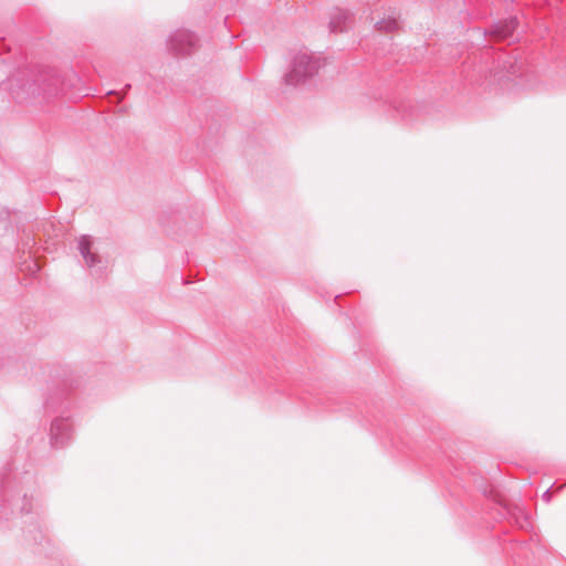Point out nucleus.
I'll return each mask as SVG.
<instances>
[{
  "label": "nucleus",
  "mask_w": 566,
  "mask_h": 566,
  "mask_svg": "<svg viewBox=\"0 0 566 566\" xmlns=\"http://www.w3.org/2000/svg\"><path fill=\"white\" fill-rule=\"evenodd\" d=\"M319 67L321 61L318 57L307 51L298 52L292 60L291 69L285 75V81L289 85H298L313 77Z\"/></svg>",
  "instance_id": "1"
},
{
  "label": "nucleus",
  "mask_w": 566,
  "mask_h": 566,
  "mask_svg": "<svg viewBox=\"0 0 566 566\" xmlns=\"http://www.w3.org/2000/svg\"><path fill=\"white\" fill-rule=\"evenodd\" d=\"M197 36L188 30H177L168 39V48L176 54H188L197 44Z\"/></svg>",
  "instance_id": "2"
},
{
  "label": "nucleus",
  "mask_w": 566,
  "mask_h": 566,
  "mask_svg": "<svg viewBox=\"0 0 566 566\" xmlns=\"http://www.w3.org/2000/svg\"><path fill=\"white\" fill-rule=\"evenodd\" d=\"M352 14L349 11L344 9H335L332 12L331 20H329V27L333 31H343L347 23L350 21Z\"/></svg>",
  "instance_id": "3"
},
{
  "label": "nucleus",
  "mask_w": 566,
  "mask_h": 566,
  "mask_svg": "<svg viewBox=\"0 0 566 566\" xmlns=\"http://www.w3.org/2000/svg\"><path fill=\"white\" fill-rule=\"evenodd\" d=\"M516 27V20L511 18L509 20L500 21L492 27V33L499 39H506L513 34Z\"/></svg>",
  "instance_id": "4"
},
{
  "label": "nucleus",
  "mask_w": 566,
  "mask_h": 566,
  "mask_svg": "<svg viewBox=\"0 0 566 566\" xmlns=\"http://www.w3.org/2000/svg\"><path fill=\"white\" fill-rule=\"evenodd\" d=\"M375 25H376L377 30H379V31L391 32V31L397 30L399 24H398L396 17L388 15L387 18H384L382 20L377 21Z\"/></svg>",
  "instance_id": "5"
}]
</instances>
